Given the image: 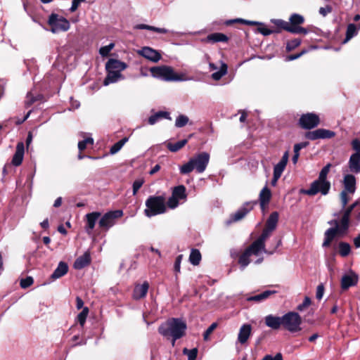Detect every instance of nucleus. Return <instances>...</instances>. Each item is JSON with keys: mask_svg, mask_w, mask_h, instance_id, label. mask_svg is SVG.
Returning <instances> with one entry per match:
<instances>
[{"mask_svg": "<svg viewBox=\"0 0 360 360\" xmlns=\"http://www.w3.org/2000/svg\"><path fill=\"white\" fill-rule=\"evenodd\" d=\"M320 122V117L317 114L314 112H307L300 116L297 121V125L301 129L309 130L305 132L304 137L310 141L329 139L335 137V133L329 129L321 128L311 131V129L318 127Z\"/></svg>", "mask_w": 360, "mask_h": 360, "instance_id": "f257e3e1", "label": "nucleus"}, {"mask_svg": "<svg viewBox=\"0 0 360 360\" xmlns=\"http://www.w3.org/2000/svg\"><path fill=\"white\" fill-rule=\"evenodd\" d=\"M330 167L331 164L330 163L324 166L320 171L317 179L311 184L310 188L309 189L302 188L300 190V193L309 196H314L319 193L323 195H328L331 188L330 182L327 180Z\"/></svg>", "mask_w": 360, "mask_h": 360, "instance_id": "f03ea898", "label": "nucleus"}, {"mask_svg": "<svg viewBox=\"0 0 360 360\" xmlns=\"http://www.w3.org/2000/svg\"><path fill=\"white\" fill-rule=\"evenodd\" d=\"M187 328L185 321L180 319L172 318L158 328V333L165 337H172V345L176 340L181 338L186 334Z\"/></svg>", "mask_w": 360, "mask_h": 360, "instance_id": "7ed1b4c3", "label": "nucleus"}, {"mask_svg": "<svg viewBox=\"0 0 360 360\" xmlns=\"http://www.w3.org/2000/svg\"><path fill=\"white\" fill-rule=\"evenodd\" d=\"M210 161V155L207 152H201L191 158L189 161L180 167L181 174H188L195 169L198 173H202Z\"/></svg>", "mask_w": 360, "mask_h": 360, "instance_id": "20e7f679", "label": "nucleus"}, {"mask_svg": "<svg viewBox=\"0 0 360 360\" xmlns=\"http://www.w3.org/2000/svg\"><path fill=\"white\" fill-rule=\"evenodd\" d=\"M146 206L144 214L148 217L163 214L167 210L166 199L163 195H150L146 200Z\"/></svg>", "mask_w": 360, "mask_h": 360, "instance_id": "39448f33", "label": "nucleus"}, {"mask_svg": "<svg viewBox=\"0 0 360 360\" xmlns=\"http://www.w3.org/2000/svg\"><path fill=\"white\" fill-rule=\"evenodd\" d=\"M153 77L161 79L167 82L184 81L186 79L184 74H179L173 68L167 65L155 66L150 68Z\"/></svg>", "mask_w": 360, "mask_h": 360, "instance_id": "423d86ee", "label": "nucleus"}, {"mask_svg": "<svg viewBox=\"0 0 360 360\" xmlns=\"http://www.w3.org/2000/svg\"><path fill=\"white\" fill-rule=\"evenodd\" d=\"M283 328L290 332L297 333L301 330V324L302 323V317L297 312L288 311L281 316Z\"/></svg>", "mask_w": 360, "mask_h": 360, "instance_id": "0eeeda50", "label": "nucleus"}, {"mask_svg": "<svg viewBox=\"0 0 360 360\" xmlns=\"http://www.w3.org/2000/svg\"><path fill=\"white\" fill-rule=\"evenodd\" d=\"M47 23L53 33L66 32L70 27V22L65 18L56 13H51L49 15Z\"/></svg>", "mask_w": 360, "mask_h": 360, "instance_id": "6e6552de", "label": "nucleus"}, {"mask_svg": "<svg viewBox=\"0 0 360 360\" xmlns=\"http://www.w3.org/2000/svg\"><path fill=\"white\" fill-rule=\"evenodd\" d=\"M304 21L305 19L303 15L295 13L291 14L288 22L290 33L307 34L309 32V29L301 26V25L304 24Z\"/></svg>", "mask_w": 360, "mask_h": 360, "instance_id": "1a4fd4ad", "label": "nucleus"}, {"mask_svg": "<svg viewBox=\"0 0 360 360\" xmlns=\"http://www.w3.org/2000/svg\"><path fill=\"white\" fill-rule=\"evenodd\" d=\"M122 215L123 212L121 210L108 212L100 219L98 226L101 229L107 231L115 224L116 219Z\"/></svg>", "mask_w": 360, "mask_h": 360, "instance_id": "9d476101", "label": "nucleus"}, {"mask_svg": "<svg viewBox=\"0 0 360 360\" xmlns=\"http://www.w3.org/2000/svg\"><path fill=\"white\" fill-rule=\"evenodd\" d=\"M235 23H240L244 25H257V31L263 34L264 36H268L273 33H274V31H273V29H269L266 27V25L264 23L258 22L255 21H250L244 20L242 18H236L233 20H228L225 21L224 24L226 26H231L233 25Z\"/></svg>", "mask_w": 360, "mask_h": 360, "instance_id": "9b49d317", "label": "nucleus"}, {"mask_svg": "<svg viewBox=\"0 0 360 360\" xmlns=\"http://www.w3.org/2000/svg\"><path fill=\"white\" fill-rule=\"evenodd\" d=\"M349 229H343L342 226L339 229L338 227H332L328 229L324 233V240L322 244L323 248L330 247L331 243L337 236H344L347 233Z\"/></svg>", "mask_w": 360, "mask_h": 360, "instance_id": "f8f14e48", "label": "nucleus"}, {"mask_svg": "<svg viewBox=\"0 0 360 360\" xmlns=\"http://www.w3.org/2000/svg\"><path fill=\"white\" fill-rule=\"evenodd\" d=\"M349 229H343L342 226L339 229L338 227H332L328 229L324 233V240L322 244L323 248L330 247L331 243L337 236H344L347 233Z\"/></svg>", "mask_w": 360, "mask_h": 360, "instance_id": "ddd939ff", "label": "nucleus"}, {"mask_svg": "<svg viewBox=\"0 0 360 360\" xmlns=\"http://www.w3.org/2000/svg\"><path fill=\"white\" fill-rule=\"evenodd\" d=\"M257 202H246L242 207L238 209L235 213L230 215L229 220L226 221L227 224L238 221L243 219L245 215L250 212L252 209L255 204Z\"/></svg>", "mask_w": 360, "mask_h": 360, "instance_id": "4468645a", "label": "nucleus"}, {"mask_svg": "<svg viewBox=\"0 0 360 360\" xmlns=\"http://www.w3.org/2000/svg\"><path fill=\"white\" fill-rule=\"evenodd\" d=\"M137 53L154 63L158 62L161 58V54L158 51L148 46H144L138 50Z\"/></svg>", "mask_w": 360, "mask_h": 360, "instance_id": "2eb2a0df", "label": "nucleus"}, {"mask_svg": "<svg viewBox=\"0 0 360 360\" xmlns=\"http://www.w3.org/2000/svg\"><path fill=\"white\" fill-rule=\"evenodd\" d=\"M25 153V146L23 142H18L16 145V150L13 156L11 164L13 166H20L23 160Z\"/></svg>", "mask_w": 360, "mask_h": 360, "instance_id": "dca6fc26", "label": "nucleus"}, {"mask_svg": "<svg viewBox=\"0 0 360 360\" xmlns=\"http://www.w3.org/2000/svg\"><path fill=\"white\" fill-rule=\"evenodd\" d=\"M358 283V276L352 272L350 275H344L341 279V288L342 290H347L350 287L356 285Z\"/></svg>", "mask_w": 360, "mask_h": 360, "instance_id": "f3484780", "label": "nucleus"}, {"mask_svg": "<svg viewBox=\"0 0 360 360\" xmlns=\"http://www.w3.org/2000/svg\"><path fill=\"white\" fill-rule=\"evenodd\" d=\"M360 205V199L356 200L354 203L349 205L344 212L342 217V229H349V221H350V216L351 213L354 210V209Z\"/></svg>", "mask_w": 360, "mask_h": 360, "instance_id": "a211bd4d", "label": "nucleus"}, {"mask_svg": "<svg viewBox=\"0 0 360 360\" xmlns=\"http://www.w3.org/2000/svg\"><path fill=\"white\" fill-rule=\"evenodd\" d=\"M342 184L344 186L343 191H346L349 192V193L352 194H353L355 192L356 188V181L355 176L353 174H349L345 175Z\"/></svg>", "mask_w": 360, "mask_h": 360, "instance_id": "6ab92c4d", "label": "nucleus"}, {"mask_svg": "<svg viewBox=\"0 0 360 360\" xmlns=\"http://www.w3.org/2000/svg\"><path fill=\"white\" fill-rule=\"evenodd\" d=\"M264 323L266 326L273 330H278L283 326L281 316H276L269 314L264 318Z\"/></svg>", "mask_w": 360, "mask_h": 360, "instance_id": "aec40b11", "label": "nucleus"}, {"mask_svg": "<svg viewBox=\"0 0 360 360\" xmlns=\"http://www.w3.org/2000/svg\"><path fill=\"white\" fill-rule=\"evenodd\" d=\"M91 258L90 253L86 252L82 256L77 258L75 261L73 266L75 269H82L91 264Z\"/></svg>", "mask_w": 360, "mask_h": 360, "instance_id": "412c9836", "label": "nucleus"}, {"mask_svg": "<svg viewBox=\"0 0 360 360\" xmlns=\"http://www.w3.org/2000/svg\"><path fill=\"white\" fill-rule=\"evenodd\" d=\"M271 198V190L267 187L264 186L259 193V204L262 210H264L265 207L269 205Z\"/></svg>", "mask_w": 360, "mask_h": 360, "instance_id": "4be33fe9", "label": "nucleus"}, {"mask_svg": "<svg viewBox=\"0 0 360 360\" xmlns=\"http://www.w3.org/2000/svg\"><path fill=\"white\" fill-rule=\"evenodd\" d=\"M229 38L221 32H214L208 34L203 40L205 42L214 44L217 42H228Z\"/></svg>", "mask_w": 360, "mask_h": 360, "instance_id": "5701e85b", "label": "nucleus"}, {"mask_svg": "<svg viewBox=\"0 0 360 360\" xmlns=\"http://www.w3.org/2000/svg\"><path fill=\"white\" fill-rule=\"evenodd\" d=\"M149 288V284L147 281H145L141 285H136L134 292H133V297L134 300H140L146 296L148 290Z\"/></svg>", "mask_w": 360, "mask_h": 360, "instance_id": "b1692460", "label": "nucleus"}, {"mask_svg": "<svg viewBox=\"0 0 360 360\" xmlns=\"http://www.w3.org/2000/svg\"><path fill=\"white\" fill-rule=\"evenodd\" d=\"M127 68V65L125 63L114 58L109 59L105 64L106 70H117L118 72H121Z\"/></svg>", "mask_w": 360, "mask_h": 360, "instance_id": "393cba45", "label": "nucleus"}, {"mask_svg": "<svg viewBox=\"0 0 360 360\" xmlns=\"http://www.w3.org/2000/svg\"><path fill=\"white\" fill-rule=\"evenodd\" d=\"M252 327L250 324H243L239 330L238 340L240 344H245L251 335Z\"/></svg>", "mask_w": 360, "mask_h": 360, "instance_id": "a878e982", "label": "nucleus"}, {"mask_svg": "<svg viewBox=\"0 0 360 360\" xmlns=\"http://www.w3.org/2000/svg\"><path fill=\"white\" fill-rule=\"evenodd\" d=\"M279 214L277 212H273L266 221L264 229L273 232L277 226Z\"/></svg>", "mask_w": 360, "mask_h": 360, "instance_id": "bb28decb", "label": "nucleus"}, {"mask_svg": "<svg viewBox=\"0 0 360 360\" xmlns=\"http://www.w3.org/2000/svg\"><path fill=\"white\" fill-rule=\"evenodd\" d=\"M276 292H277L276 290H268L261 292L260 294L248 297L246 300L248 302H261L267 300L271 295H275Z\"/></svg>", "mask_w": 360, "mask_h": 360, "instance_id": "cd10ccee", "label": "nucleus"}, {"mask_svg": "<svg viewBox=\"0 0 360 360\" xmlns=\"http://www.w3.org/2000/svg\"><path fill=\"white\" fill-rule=\"evenodd\" d=\"M349 171L358 174L360 172V155L352 154L348 162Z\"/></svg>", "mask_w": 360, "mask_h": 360, "instance_id": "c85d7f7f", "label": "nucleus"}, {"mask_svg": "<svg viewBox=\"0 0 360 360\" xmlns=\"http://www.w3.org/2000/svg\"><path fill=\"white\" fill-rule=\"evenodd\" d=\"M271 22L275 26V28L273 29L274 33H280L283 30L290 32L288 22L282 19H271Z\"/></svg>", "mask_w": 360, "mask_h": 360, "instance_id": "c756f323", "label": "nucleus"}, {"mask_svg": "<svg viewBox=\"0 0 360 360\" xmlns=\"http://www.w3.org/2000/svg\"><path fill=\"white\" fill-rule=\"evenodd\" d=\"M68 271V265L64 262H60L57 268L54 270L51 276L53 280L61 278Z\"/></svg>", "mask_w": 360, "mask_h": 360, "instance_id": "7c9ffc66", "label": "nucleus"}, {"mask_svg": "<svg viewBox=\"0 0 360 360\" xmlns=\"http://www.w3.org/2000/svg\"><path fill=\"white\" fill-rule=\"evenodd\" d=\"M162 119L171 120L172 118L170 117L169 112L166 111H158V112H155V114L150 116L148 122L149 124L153 125Z\"/></svg>", "mask_w": 360, "mask_h": 360, "instance_id": "2f4dec72", "label": "nucleus"}, {"mask_svg": "<svg viewBox=\"0 0 360 360\" xmlns=\"http://www.w3.org/2000/svg\"><path fill=\"white\" fill-rule=\"evenodd\" d=\"M288 157V151H285L279 162L274 166V172L278 173L280 175L282 174L283 172L284 171L287 165Z\"/></svg>", "mask_w": 360, "mask_h": 360, "instance_id": "473e14b6", "label": "nucleus"}, {"mask_svg": "<svg viewBox=\"0 0 360 360\" xmlns=\"http://www.w3.org/2000/svg\"><path fill=\"white\" fill-rule=\"evenodd\" d=\"M245 250L249 253L250 256L258 255L259 252L265 250V245H262L261 243L255 240L250 246H248Z\"/></svg>", "mask_w": 360, "mask_h": 360, "instance_id": "72a5a7b5", "label": "nucleus"}, {"mask_svg": "<svg viewBox=\"0 0 360 360\" xmlns=\"http://www.w3.org/2000/svg\"><path fill=\"white\" fill-rule=\"evenodd\" d=\"M106 71L108 74L103 81L104 85H108L110 83H114L122 77L120 72H118L117 70H106Z\"/></svg>", "mask_w": 360, "mask_h": 360, "instance_id": "f704fd0d", "label": "nucleus"}, {"mask_svg": "<svg viewBox=\"0 0 360 360\" xmlns=\"http://www.w3.org/2000/svg\"><path fill=\"white\" fill-rule=\"evenodd\" d=\"M101 214L98 212H93L86 215V228L92 230L95 227V224Z\"/></svg>", "mask_w": 360, "mask_h": 360, "instance_id": "c9c22d12", "label": "nucleus"}, {"mask_svg": "<svg viewBox=\"0 0 360 360\" xmlns=\"http://www.w3.org/2000/svg\"><path fill=\"white\" fill-rule=\"evenodd\" d=\"M187 143L188 139H182L176 143L167 142L166 143V147L169 151L176 153L180 150L182 148H184Z\"/></svg>", "mask_w": 360, "mask_h": 360, "instance_id": "e433bc0d", "label": "nucleus"}, {"mask_svg": "<svg viewBox=\"0 0 360 360\" xmlns=\"http://www.w3.org/2000/svg\"><path fill=\"white\" fill-rule=\"evenodd\" d=\"M134 28L136 30H148L161 34H167L169 32V30L165 28L156 27L146 24H138L134 27Z\"/></svg>", "mask_w": 360, "mask_h": 360, "instance_id": "4c0bfd02", "label": "nucleus"}, {"mask_svg": "<svg viewBox=\"0 0 360 360\" xmlns=\"http://www.w3.org/2000/svg\"><path fill=\"white\" fill-rule=\"evenodd\" d=\"M358 33V28L355 24L350 23L347 25L346 31V37L343 41V43H347L353 37L356 36Z\"/></svg>", "mask_w": 360, "mask_h": 360, "instance_id": "58836bf2", "label": "nucleus"}, {"mask_svg": "<svg viewBox=\"0 0 360 360\" xmlns=\"http://www.w3.org/2000/svg\"><path fill=\"white\" fill-rule=\"evenodd\" d=\"M172 195H173L179 200L186 199V187L184 185H179V186H175L172 190Z\"/></svg>", "mask_w": 360, "mask_h": 360, "instance_id": "ea45409f", "label": "nucleus"}, {"mask_svg": "<svg viewBox=\"0 0 360 360\" xmlns=\"http://www.w3.org/2000/svg\"><path fill=\"white\" fill-rule=\"evenodd\" d=\"M201 253L198 249H192L189 255V261L190 262L194 265L197 266L200 264L201 261Z\"/></svg>", "mask_w": 360, "mask_h": 360, "instance_id": "a19ab883", "label": "nucleus"}, {"mask_svg": "<svg viewBox=\"0 0 360 360\" xmlns=\"http://www.w3.org/2000/svg\"><path fill=\"white\" fill-rule=\"evenodd\" d=\"M338 252L340 256L345 257L351 252V246L346 242H340L338 244Z\"/></svg>", "mask_w": 360, "mask_h": 360, "instance_id": "79ce46f5", "label": "nucleus"}, {"mask_svg": "<svg viewBox=\"0 0 360 360\" xmlns=\"http://www.w3.org/2000/svg\"><path fill=\"white\" fill-rule=\"evenodd\" d=\"M227 70H228V65L224 63H221V65L220 67V69L219 71L217 72H214L212 75V78L215 80V81H218L223 76L226 75L227 74Z\"/></svg>", "mask_w": 360, "mask_h": 360, "instance_id": "37998d69", "label": "nucleus"}, {"mask_svg": "<svg viewBox=\"0 0 360 360\" xmlns=\"http://www.w3.org/2000/svg\"><path fill=\"white\" fill-rule=\"evenodd\" d=\"M250 256L249 253L245 250L240 255L238 262L243 269H245L250 263Z\"/></svg>", "mask_w": 360, "mask_h": 360, "instance_id": "c03bdc74", "label": "nucleus"}, {"mask_svg": "<svg viewBox=\"0 0 360 360\" xmlns=\"http://www.w3.org/2000/svg\"><path fill=\"white\" fill-rule=\"evenodd\" d=\"M129 137H124L117 143H115L110 149V154L113 155L117 153L122 146L128 141Z\"/></svg>", "mask_w": 360, "mask_h": 360, "instance_id": "a18cd8bd", "label": "nucleus"}, {"mask_svg": "<svg viewBox=\"0 0 360 360\" xmlns=\"http://www.w3.org/2000/svg\"><path fill=\"white\" fill-rule=\"evenodd\" d=\"M302 40L299 38H295L293 39L289 40L286 43V51L290 52L295 49L301 44Z\"/></svg>", "mask_w": 360, "mask_h": 360, "instance_id": "49530a36", "label": "nucleus"}, {"mask_svg": "<svg viewBox=\"0 0 360 360\" xmlns=\"http://www.w3.org/2000/svg\"><path fill=\"white\" fill-rule=\"evenodd\" d=\"M89 311V308L87 307H85L83 308L82 311L77 315V319L81 326H84V325L86 322Z\"/></svg>", "mask_w": 360, "mask_h": 360, "instance_id": "de8ad7c7", "label": "nucleus"}, {"mask_svg": "<svg viewBox=\"0 0 360 360\" xmlns=\"http://www.w3.org/2000/svg\"><path fill=\"white\" fill-rule=\"evenodd\" d=\"M198 350L197 348H193L191 349L184 348L183 349V354L187 355L188 360H195L198 356Z\"/></svg>", "mask_w": 360, "mask_h": 360, "instance_id": "09e8293b", "label": "nucleus"}, {"mask_svg": "<svg viewBox=\"0 0 360 360\" xmlns=\"http://www.w3.org/2000/svg\"><path fill=\"white\" fill-rule=\"evenodd\" d=\"M188 117L184 115H179L175 121V126L176 127L181 128L187 124L188 122Z\"/></svg>", "mask_w": 360, "mask_h": 360, "instance_id": "8fccbe9b", "label": "nucleus"}, {"mask_svg": "<svg viewBox=\"0 0 360 360\" xmlns=\"http://www.w3.org/2000/svg\"><path fill=\"white\" fill-rule=\"evenodd\" d=\"M271 233V231L264 228L262 234L256 240L261 243L262 245H265V240L269 237Z\"/></svg>", "mask_w": 360, "mask_h": 360, "instance_id": "3c124183", "label": "nucleus"}, {"mask_svg": "<svg viewBox=\"0 0 360 360\" xmlns=\"http://www.w3.org/2000/svg\"><path fill=\"white\" fill-rule=\"evenodd\" d=\"M218 324L214 322L212 323L207 329L203 333V339L207 341L209 340L210 335L213 333V331L217 328Z\"/></svg>", "mask_w": 360, "mask_h": 360, "instance_id": "603ef678", "label": "nucleus"}, {"mask_svg": "<svg viewBox=\"0 0 360 360\" xmlns=\"http://www.w3.org/2000/svg\"><path fill=\"white\" fill-rule=\"evenodd\" d=\"M34 283V279L31 276H27L25 278H22L20 282V285L22 288H27L31 286Z\"/></svg>", "mask_w": 360, "mask_h": 360, "instance_id": "864d4df0", "label": "nucleus"}, {"mask_svg": "<svg viewBox=\"0 0 360 360\" xmlns=\"http://www.w3.org/2000/svg\"><path fill=\"white\" fill-rule=\"evenodd\" d=\"M311 304V299L309 297L306 296L304 297L302 303L297 305V310H298L300 311H302L304 309H306L308 307H309Z\"/></svg>", "mask_w": 360, "mask_h": 360, "instance_id": "5fc2aeb1", "label": "nucleus"}, {"mask_svg": "<svg viewBox=\"0 0 360 360\" xmlns=\"http://www.w3.org/2000/svg\"><path fill=\"white\" fill-rule=\"evenodd\" d=\"M114 44H110L108 46H104L100 48L99 49V53L103 56L105 57L108 56L110 52V51L113 49Z\"/></svg>", "mask_w": 360, "mask_h": 360, "instance_id": "6e6d98bb", "label": "nucleus"}, {"mask_svg": "<svg viewBox=\"0 0 360 360\" xmlns=\"http://www.w3.org/2000/svg\"><path fill=\"white\" fill-rule=\"evenodd\" d=\"M143 183H144L143 179H139L134 181L133 186H132L134 195L137 193V192L139 191L140 188L143 186Z\"/></svg>", "mask_w": 360, "mask_h": 360, "instance_id": "4d7b16f0", "label": "nucleus"}, {"mask_svg": "<svg viewBox=\"0 0 360 360\" xmlns=\"http://www.w3.org/2000/svg\"><path fill=\"white\" fill-rule=\"evenodd\" d=\"M348 193L349 192L346 191H342V192L340 193V200L342 203V207L343 208L346 207V205H347L350 200L349 197L348 196Z\"/></svg>", "mask_w": 360, "mask_h": 360, "instance_id": "13d9d810", "label": "nucleus"}, {"mask_svg": "<svg viewBox=\"0 0 360 360\" xmlns=\"http://www.w3.org/2000/svg\"><path fill=\"white\" fill-rule=\"evenodd\" d=\"M352 148L355 151L353 154H357L360 155V140L354 139L351 142Z\"/></svg>", "mask_w": 360, "mask_h": 360, "instance_id": "bf43d9fd", "label": "nucleus"}, {"mask_svg": "<svg viewBox=\"0 0 360 360\" xmlns=\"http://www.w3.org/2000/svg\"><path fill=\"white\" fill-rule=\"evenodd\" d=\"M179 205V200L175 198L173 195H172V196L170 198H169L167 202V205L169 207V208H172V209H174L175 207H176Z\"/></svg>", "mask_w": 360, "mask_h": 360, "instance_id": "052dcab7", "label": "nucleus"}, {"mask_svg": "<svg viewBox=\"0 0 360 360\" xmlns=\"http://www.w3.org/2000/svg\"><path fill=\"white\" fill-rule=\"evenodd\" d=\"M182 259H183L182 255H179L176 257L175 262H174V270L175 273L180 272L181 262L182 261Z\"/></svg>", "mask_w": 360, "mask_h": 360, "instance_id": "680f3d73", "label": "nucleus"}, {"mask_svg": "<svg viewBox=\"0 0 360 360\" xmlns=\"http://www.w3.org/2000/svg\"><path fill=\"white\" fill-rule=\"evenodd\" d=\"M306 53H307V49H303V50H302L301 52H300L298 53L288 55L287 56V60H294L295 59L299 58L300 57H301L302 56H303Z\"/></svg>", "mask_w": 360, "mask_h": 360, "instance_id": "e2e57ef3", "label": "nucleus"}, {"mask_svg": "<svg viewBox=\"0 0 360 360\" xmlns=\"http://www.w3.org/2000/svg\"><path fill=\"white\" fill-rule=\"evenodd\" d=\"M309 143L308 141H304L299 143H296L294 146V152L300 153V150L304 148L309 146Z\"/></svg>", "mask_w": 360, "mask_h": 360, "instance_id": "0e129e2a", "label": "nucleus"}, {"mask_svg": "<svg viewBox=\"0 0 360 360\" xmlns=\"http://www.w3.org/2000/svg\"><path fill=\"white\" fill-rule=\"evenodd\" d=\"M262 360H283L281 353H277L274 356L270 354L266 355Z\"/></svg>", "mask_w": 360, "mask_h": 360, "instance_id": "69168bd1", "label": "nucleus"}, {"mask_svg": "<svg viewBox=\"0 0 360 360\" xmlns=\"http://www.w3.org/2000/svg\"><path fill=\"white\" fill-rule=\"evenodd\" d=\"M324 292V286L323 284H319L317 286L316 297L318 300H321Z\"/></svg>", "mask_w": 360, "mask_h": 360, "instance_id": "338daca9", "label": "nucleus"}, {"mask_svg": "<svg viewBox=\"0 0 360 360\" xmlns=\"http://www.w3.org/2000/svg\"><path fill=\"white\" fill-rule=\"evenodd\" d=\"M27 101H26L27 107L31 106L35 101H37V98L34 96L31 93H28L27 95Z\"/></svg>", "mask_w": 360, "mask_h": 360, "instance_id": "774afa93", "label": "nucleus"}]
</instances>
